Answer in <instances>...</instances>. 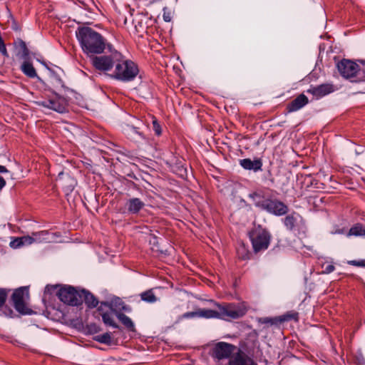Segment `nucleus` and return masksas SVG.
Listing matches in <instances>:
<instances>
[{"mask_svg":"<svg viewBox=\"0 0 365 365\" xmlns=\"http://www.w3.org/2000/svg\"><path fill=\"white\" fill-rule=\"evenodd\" d=\"M56 237H58L56 232H49L47 230L34 232L30 235V237L33 240V243L62 242L61 240H56Z\"/></svg>","mask_w":365,"mask_h":365,"instance_id":"12","label":"nucleus"},{"mask_svg":"<svg viewBox=\"0 0 365 365\" xmlns=\"http://www.w3.org/2000/svg\"><path fill=\"white\" fill-rule=\"evenodd\" d=\"M96 340L100 343L106 344H110L112 341L110 334L108 332L98 335Z\"/></svg>","mask_w":365,"mask_h":365,"instance_id":"31","label":"nucleus"},{"mask_svg":"<svg viewBox=\"0 0 365 365\" xmlns=\"http://www.w3.org/2000/svg\"><path fill=\"white\" fill-rule=\"evenodd\" d=\"M262 210L276 216H282L288 212L289 209L283 202L279 200L266 198Z\"/></svg>","mask_w":365,"mask_h":365,"instance_id":"8","label":"nucleus"},{"mask_svg":"<svg viewBox=\"0 0 365 365\" xmlns=\"http://www.w3.org/2000/svg\"><path fill=\"white\" fill-rule=\"evenodd\" d=\"M71 101L81 107L86 106V102L83 97L73 90H70V102Z\"/></svg>","mask_w":365,"mask_h":365,"instance_id":"28","label":"nucleus"},{"mask_svg":"<svg viewBox=\"0 0 365 365\" xmlns=\"http://www.w3.org/2000/svg\"><path fill=\"white\" fill-rule=\"evenodd\" d=\"M11 28L14 31L20 30V28L19 27V26L17 25V24H16V22L15 21H13Z\"/></svg>","mask_w":365,"mask_h":365,"instance_id":"41","label":"nucleus"},{"mask_svg":"<svg viewBox=\"0 0 365 365\" xmlns=\"http://www.w3.org/2000/svg\"><path fill=\"white\" fill-rule=\"evenodd\" d=\"M346 235L348 237H365V226L357 223L349 229Z\"/></svg>","mask_w":365,"mask_h":365,"instance_id":"24","label":"nucleus"},{"mask_svg":"<svg viewBox=\"0 0 365 365\" xmlns=\"http://www.w3.org/2000/svg\"><path fill=\"white\" fill-rule=\"evenodd\" d=\"M24 62L21 66V70L26 76L34 78L37 76L36 69L29 58L23 59Z\"/></svg>","mask_w":365,"mask_h":365,"instance_id":"19","label":"nucleus"},{"mask_svg":"<svg viewBox=\"0 0 365 365\" xmlns=\"http://www.w3.org/2000/svg\"><path fill=\"white\" fill-rule=\"evenodd\" d=\"M154 242L156 240V237H153Z\"/></svg>","mask_w":365,"mask_h":365,"instance_id":"47","label":"nucleus"},{"mask_svg":"<svg viewBox=\"0 0 365 365\" xmlns=\"http://www.w3.org/2000/svg\"><path fill=\"white\" fill-rule=\"evenodd\" d=\"M249 197L253 201L255 207L262 210V207L264 205V201L266 198H264V195L259 192H252L249 194Z\"/></svg>","mask_w":365,"mask_h":365,"instance_id":"25","label":"nucleus"},{"mask_svg":"<svg viewBox=\"0 0 365 365\" xmlns=\"http://www.w3.org/2000/svg\"><path fill=\"white\" fill-rule=\"evenodd\" d=\"M145 202L138 197L128 199L125 205L126 212L130 215H137L145 207Z\"/></svg>","mask_w":365,"mask_h":365,"instance_id":"13","label":"nucleus"},{"mask_svg":"<svg viewBox=\"0 0 365 365\" xmlns=\"http://www.w3.org/2000/svg\"><path fill=\"white\" fill-rule=\"evenodd\" d=\"M336 67L341 76L347 79L356 76L359 71V66L356 63L346 58L339 61Z\"/></svg>","mask_w":365,"mask_h":365,"instance_id":"9","label":"nucleus"},{"mask_svg":"<svg viewBox=\"0 0 365 365\" xmlns=\"http://www.w3.org/2000/svg\"><path fill=\"white\" fill-rule=\"evenodd\" d=\"M110 53L103 55L96 54L90 58L93 67L99 71L103 72L108 75L112 73L118 58H120V53L115 49L108 48Z\"/></svg>","mask_w":365,"mask_h":365,"instance_id":"4","label":"nucleus"},{"mask_svg":"<svg viewBox=\"0 0 365 365\" xmlns=\"http://www.w3.org/2000/svg\"><path fill=\"white\" fill-rule=\"evenodd\" d=\"M348 264L356 267H365V259L361 260H350Z\"/></svg>","mask_w":365,"mask_h":365,"instance_id":"35","label":"nucleus"},{"mask_svg":"<svg viewBox=\"0 0 365 365\" xmlns=\"http://www.w3.org/2000/svg\"><path fill=\"white\" fill-rule=\"evenodd\" d=\"M141 299L148 303H154L158 299L152 290L145 291L140 294Z\"/></svg>","mask_w":365,"mask_h":365,"instance_id":"30","label":"nucleus"},{"mask_svg":"<svg viewBox=\"0 0 365 365\" xmlns=\"http://www.w3.org/2000/svg\"><path fill=\"white\" fill-rule=\"evenodd\" d=\"M83 302H85L88 307H96L98 304L97 299L91 293L85 289H83Z\"/></svg>","mask_w":365,"mask_h":365,"instance_id":"26","label":"nucleus"},{"mask_svg":"<svg viewBox=\"0 0 365 365\" xmlns=\"http://www.w3.org/2000/svg\"><path fill=\"white\" fill-rule=\"evenodd\" d=\"M349 149L354 150L356 155H359L364 152L363 145H356L355 143L350 142Z\"/></svg>","mask_w":365,"mask_h":365,"instance_id":"33","label":"nucleus"},{"mask_svg":"<svg viewBox=\"0 0 365 365\" xmlns=\"http://www.w3.org/2000/svg\"><path fill=\"white\" fill-rule=\"evenodd\" d=\"M264 322H271V319H264Z\"/></svg>","mask_w":365,"mask_h":365,"instance_id":"46","label":"nucleus"},{"mask_svg":"<svg viewBox=\"0 0 365 365\" xmlns=\"http://www.w3.org/2000/svg\"><path fill=\"white\" fill-rule=\"evenodd\" d=\"M152 129L154 130V134L160 135L162 133V127L155 118H153Z\"/></svg>","mask_w":365,"mask_h":365,"instance_id":"32","label":"nucleus"},{"mask_svg":"<svg viewBox=\"0 0 365 365\" xmlns=\"http://www.w3.org/2000/svg\"><path fill=\"white\" fill-rule=\"evenodd\" d=\"M301 219V216L299 214L294 212L287 215L283 219V222L287 230H293L298 221Z\"/></svg>","mask_w":365,"mask_h":365,"instance_id":"21","label":"nucleus"},{"mask_svg":"<svg viewBox=\"0 0 365 365\" xmlns=\"http://www.w3.org/2000/svg\"><path fill=\"white\" fill-rule=\"evenodd\" d=\"M163 19L166 22H170L171 21V16L170 12L166 11V9H163Z\"/></svg>","mask_w":365,"mask_h":365,"instance_id":"36","label":"nucleus"},{"mask_svg":"<svg viewBox=\"0 0 365 365\" xmlns=\"http://www.w3.org/2000/svg\"><path fill=\"white\" fill-rule=\"evenodd\" d=\"M63 175V172H60L58 175V178L57 180L58 179H61V176Z\"/></svg>","mask_w":365,"mask_h":365,"instance_id":"45","label":"nucleus"},{"mask_svg":"<svg viewBox=\"0 0 365 365\" xmlns=\"http://www.w3.org/2000/svg\"><path fill=\"white\" fill-rule=\"evenodd\" d=\"M41 104L44 107L53 109L58 113H63L66 110V106L61 105L59 101L48 100L42 101Z\"/></svg>","mask_w":365,"mask_h":365,"instance_id":"22","label":"nucleus"},{"mask_svg":"<svg viewBox=\"0 0 365 365\" xmlns=\"http://www.w3.org/2000/svg\"><path fill=\"white\" fill-rule=\"evenodd\" d=\"M103 307H107L108 309H110L111 308V304L109 302H101V306L98 308V311L99 312H102L103 310Z\"/></svg>","mask_w":365,"mask_h":365,"instance_id":"38","label":"nucleus"},{"mask_svg":"<svg viewBox=\"0 0 365 365\" xmlns=\"http://www.w3.org/2000/svg\"><path fill=\"white\" fill-rule=\"evenodd\" d=\"M198 317V311L197 312H188L184 313L182 316L180 317V319H190L194 317Z\"/></svg>","mask_w":365,"mask_h":365,"instance_id":"34","label":"nucleus"},{"mask_svg":"<svg viewBox=\"0 0 365 365\" xmlns=\"http://www.w3.org/2000/svg\"><path fill=\"white\" fill-rule=\"evenodd\" d=\"M308 103V98L304 94H300L287 105V109L289 113L294 112L303 108Z\"/></svg>","mask_w":365,"mask_h":365,"instance_id":"14","label":"nucleus"},{"mask_svg":"<svg viewBox=\"0 0 365 365\" xmlns=\"http://www.w3.org/2000/svg\"><path fill=\"white\" fill-rule=\"evenodd\" d=\"M220 310L221 319H237L243 317L247 312L248 307L245 302L237 303L217 304Z\"/></svg>","mask_w":365,"mask_h":365,"instance_id":"5","label":"nucleus"},{"mask_svg":"<svg viewBox=\"0 0 365 365\" xmlns=\"http://www.w3.org/2000/svg\"><path fill=\"white\" fill-rule=\"evenodd\" d=\"M89 329L90 331L94 332V333H97L99 331L100 329L98 326H96L95 324H91L89 326Z\"/></svg>","mask_w":365,"mask_h":365,"instance_id":"39","label":"nucleus"},{"mask_svg":"<svg viewBox=\"0 0 365 365\" xmlns=\"http://www.w3.org/2000/svg\"><path fill=\"white\" fill-rule=\"evenodd\" d=\"M117 318L129 330H134V324L131 319L123 313H116Z\"/></svg>","mask_w":365,"mask_h":365,"instance_id":"27","label":"nucleus"},{"mask_svg":"<svg viewBox=\"0 0 365 365\" xmlns=\"http://www.w3.org/2000/svg\"><path fill=\"white\" fill-rule=\"evenodd\" d=\"M6 185V181L4 180V178L1 176H0V190H2V188L5 186Z\"/></svg>","mask_w":365,"mask_h":365,"instance_id":"40","label":"nucleus"},{"mask_svg":"<svg viewBox=\"0 0 365 365\" xmlns=\"http://www.w3.org/2000/svg\"><path fill=\"white\" fill-rule=\"evenodd\" d=\"M76 36L83 53L91 58L96 54L104 53L110 48V44L101 34L90 27H81L76 31Z\"/></svg>","mask_w":365,"mask_h":365,"instance_id":"2","label":"nucleus"},{"mask_svg":"<svg viewBox=\"0 0 365 365\" xmlns=\"http://www.w3.org/2000/svg\"><path fill=\"white\" fill-rule=\"evenodd\" d=\"M229 365H257L254 361L242 354H237L230 359Z\"/></svg>","mask_w":365,"mask_h":365,"instance_id":"20","label":"nucleus"},{"mask_svg":"<svg viewBox=\"0 0 365 365\" xmlns=\"http://www.w3.org/2000/svg\"><path fill=\"white\" fill-rule=\"evenodd\" d=\"M83 289L70 286V306H78L83 303Z\"/></svg>","mask_w":365,"mask_h":365,"instance_id":"15","label":"nucleus"},{"mask_svg":"<svg viewBox=\"0 0 365 365\" xmlns=\"http://www.w3.org/2000/svg\"><path fill=\"white\" fill-rule=\"evenodd\" d=\"M235 346L226 342H218L212 349V356L218 360L228 359L233 352Z\"/></svg>","mask_w":365,"mask_h":365,"instance_id":"10","label":"nucleus"},{"mask_svg":"<svg viewBox=\"0 0 365 365\" xmlns=\"http://www.w3.org/2000/svg\"><path fill=\"white\" fill-rule=\"evenodd\" d=\"M14 45L16 48L18 50L17 56L21 59H26L30 58V52L26 46V43L21 38H18L15 42Z\"/></svg>","mask_w":365,"mask_h":365,"instance_id":"18","label":"nucleus"},{"mask_svg":"<svg viewBox=\"0 0 365 365\" xmlns=\"http://www.w3.org/2000/svg\"><path fill=\"white\" fill-rule=\"evenodd\" d=\"M72 10L74 11H78V10H79V8L77 6L76 3H73V6L72 7Z\"/></svg>","mask_w":365,"mask_h":365,"instance_id":"44","label":"nucleus"},{"mask_svg":"<svg viewBox=\"0 0 365 365\" xmlns=\"http://www.w3.org/2000/svg\"><path fill=\"white\" fill-rule=\"evenodd\" d=\"M334 266L333 264H329L327 265L324 270L322 272L324 274H330L334 270Z\"/></svg>","mask_w":365,"mask_h":365,"instance_id":"37","label":"nucleus"},{"mask_svg":"<svg viewBox=\"0 0 365 365\" xmlns=\"http://www.w3.org/2000/svg\"><path fill=\"white\" fill-rule=\"evenodd\" d=\"M138 72L137 64L130 60L125 59L120 53V58H118L112 73H109V76L123 82H129L135 79Z\"/></svg>","mask_w":365,"mask_h":365,"instance_id":"3","label":"nucleus"},{"mask_svg":"<svg viewBox=\"0 0 365 365\" xmlns=\"http://www.w3.org/2000/svg\"><path fill=\"white\" fill-rule=\"evenodd\" d=\"M240 164L244 169L252 170L254 171L260 170L262 166V163L259 159L254 160L250 158L242 159L240 160Z\"/></svg>","mask_w":365,"mask_h":365,"instance_id":"17","label":"nucleus"},{"mask_svg":"<svg viewBox=\"0 0 365 365\" xmlns=\"http://www.w3.org/2000/svg\"><path fill=\"white\" fill-rule=\"evenodd\" d=\"M198 317L206 319H220V310H212L210 309H202L198 311Z\"/></svg>","mask_w":365,"mask_h":365,"instance_id":"23","label":"nucleus"},{"mask_svg":"<svg viewBox=\"0 0 365 365\" xmlns=\"http://www.w3.org/2000/svg\"><path fill=\"white\" fill-rule=\"evenodd\" d=\"M336 90V87L331 83H323L319 86H311L307 91L309 94H312L316 99H320L325 96H327Z\"/></svg>","mask_w":365,"mask_h":365,"instance_id":"11","label":"nucleus"},{"mask_svg":"<svg viewBox=\"0 0 365 365\" xmlns=\"http://www.w3.org/2000/svg\"><path fill=\"white\" fill-rule=\"evenodd\" d=\"M31 244H33V240L30 237V235H24L13 238L11 240L9 245L13 249H19Z\"/></svg>","mask_w":365,"mask_h":365,"instance_id":"16","label":"nucleus"},{"mask_svg":"<svg viewBox=\"0 0 365 365\" xmlns=\"http://www.w3.org/2000/svg\"><path fill=\"white\" fill-rule=\"evenodd\" d=\"M42 302L48 314H52L54 320L62 324H68V286L47 284L42 296Z\"/></svg>","mask_w":365,"mask_h":365,"instance_id":"1","label":"nucleus"},{"mask_svg":"<svg viewBox=\"0 0 365 365\" xmlns=\"http://www.w3.org/2000/svg\"><path fill=\"white\" fill-rule=\"evenodd\" d=\"M9 170L6 169L5 166L0 165V173H7Z\"/></svg>","mask_w":365,"mask_h":365,"instance_id":"42","label":"nucleus"},{"mask_svg":"<svg viewBox=\"0 0 365 365\" xmlns=\"http://www.w3.org/2000/svg\"><path fill=\"white\" fill-rule=\"evenodd\" d=\"M250 238L255 252L267 249L270 242V235L261 227L255 228L250 232Z\"/></svg>","mask_w":365,"mask_h":365,"instance_id":"7","label":"nucleus"},{"mask_svg":"<svg viewBox=\"0 0 365 365\" xmlns=\"http://www.w3.org/2000/svg\"><path fill=\"white\" fill-rule=\"evenodd\" d=\"M29 297V287H21L14 290L11 296V300L16 310L23 315H31L34 312L28 308L26 300Z\"/></svg>","mask_w":365,"mask_h":365,"instance_id":"6","label":"nucleus"},{"mask_svg":"<svg viewBox=\"0 0 365 365\" xmlns=\"http://www.w3.org/2000/svg\"><path fill=\"white\" fill-rule=\"evenodd\" d=\"M331 234H344V229H338L335 231H331Z\"/></svg>","mask_w":365,"mask_h":365,"instance_id":"43","label":"nucleus"},{"mask_svg":"<svg viewBox=\"0 0 365 365\" xmlns=\"http://www.w3.org/2000/svg\"><path fill=\"white\" fill-rule=\"evenodd\" d=\"M102 319L103 323L109 327H112L113 328H118V325L114 322L112 315L108 312H103L101 314Z\"/></svg>","mask_w":365,"mask_h":365,"instance_id":"29","label":"nucleus"}]
</instances>
